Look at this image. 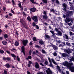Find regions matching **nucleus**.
Wrapping results in <instances>:
<instances>
[{
	"label": "nucleus",
	"mask_w": 74,
	"mask_h": 74,
	"mask_svg": "<svg viewBox=\"0 0 74 74\" xmlns=\"http://www.w3.org/2000/svg\"><path fill=\"white\" fill-rule=\"evenodd\" d=\"M73 14L72 11H68L66 13V20L68 21H70V16H71V15Z\"/></svg>",
	"instance_id": "1"
},
{
	"label": "nucleus",
	"mask_w": 74,
	"mask_h": 74,
	"mask_svg": "<svg viewBox=\"0 0 74 74\" xmlns=\"http://www.w3.org/2000/svg\"><path fill=\"white\" fill-rule=\"evenodd\" d=\"M73 63H72L71 64H69V66H68V68L71 70V72H74V67L73 66Z\"/></svg>",
	"instance_id": "2"
},
{
	"label": "nucleus",
	"mask_w": 74,
	"mask_h": 74,
	"mask_svg": "<svg viewBox=\"0 0 74 74\" xmlns=\"http://www.w3.org/2000/svg\"><path fill=\"white\" fill-rule=\"evenodd\" d=\"M21 41L22 42L23 44V45L24 46H26L27 43H28V40H25L23 39L21 40Z\"/></svg>",
	"instance_id": "3"
},
{
	"label": "nucleus",
	"mask_w": 74,
	"mask_h": 74,
	"mask_svg": "<svg viewBox=\"0 0 74 74\" xmlns=\"http://www.w3.org/2000/svg\"><path fill=\"white\" fill-rule=\"evenodd\" d=\"M64 52H66L68 54L71 53V49H70L68 48L67 49H65L64 50Z\"/></svg>",
	"instance_id": "4"
},
{
	"label": "nucleus",
	"mask_w": 74,
	"mask_h": 74,
	"mask_svg": "<svg viewBox=\"0 0 74 74\" xmlns=\"http://www.w3.org/2000/svg\"><path fill=\"white\" fill-rule=\"evenodd\" d=\"M48 59L50 63V65H49V66L51 67H52V68H53L54 67L53 66V65H52V61H51V59H50L49 57H48Z\"/></svg>",
	"instance_id": "5"
},
{
	"label": "nucleus",
	"mask_w": 74,
	"mask_h": 74,
	"mask_svg": "<svg viewBox=\"0 0 74 74\" xmlns=\"http://www.w3.org/2000/svg\"><path fill=\"white\" fill-rule=\"evenodd\" d=\"M71 64V63H69L67 62V61H65V62L63 63L64 66H67V68L69 67H68L69 66V64Z\"/></svg>",
	"instance_id": "6"
},
{
	"label": "nucleus",
	"mask_w": 74,
	"mask_h": 74,
	"mask_svg": "<svg viewBox=\"0 0 74 74\" xmlns=\"http://www.w3.org/2000/svg\"><path fill=\"white\" fill-rule=\"evenodd\" d=\"M63 6L64 7L63 10L66 12L67 11V4L65 3L62 4Z\"/></svg>",
	"instance_id": "7"
},
{
	"label": "nucleus",
	"mask_w": 74,
	"mask_h": 74,
	"mask_svg": "<svg viewBox=\"0 0 74 74\" xmlns=\"http://www.w3.org/2000/svg\"><path fill=\"white\" fill-rule=\"evenodd\" d=\"M35 67L36 69H38L40 68V65H39V64H38V63L37 62L35 63Z\"/></svg>",
	"instance_id": "8"
},
{
	"label": "nucleus",
	"mask_w": 74,
	"mask_h": 74,
	"mask_svg": "<svg viewBox=\"0 0 74 74\" xmlns=\"http://www.w3.org/2000/svg\"><path fill=\"white\" fill-rule=\"evenodd\" d=\"M3 60H7L8 61H11V58H10V57H7V58H6L5 57H4L3 58Z\"/></svg>",
	"instance_id": "9"
},
{
	"label": "nucleus",
	"mask_w": 74,
	"mask_h": 74,
	"mask_svg": "<svg viewBox=\"0 0 74 74\" xmlns=\"http://www.w3.org/2000/svg\"><path fill=\"white\" fill-rule=\"evenodd\" d=\"M53 48V49L55 51V50H57V49H58V47L57 46L53 44H52L51 46Z\"/></svg>",
	"instance_id": "10"
},
{
	"label": "nucleus",
	"mask_w": 74,
	"mask_h": 74,
	"mask_svg": "<svg viewBox=\"0 0 74 74\" xmlns=\"http://www.w3.org/2000/svg\"><path fill=\"white\" fill-rule=\"evenodd\" d=\"M56 34L58 36H62V33L60 31H58L57 33Z\"/></svg>",
	"instance_id": "11"
},
{
	"label": "nucleus",
	"mask_w": 74,
	"mask_h": 74,
	"mask_svg": "<svg viewBox=\"0 0 74 74\" xmlns=\"http://www.w3.org/2000/svg\"><path fill=\"white\" fill-rule=\"evenodd\" d=\"M63 37L64 38H66V40H69V36L67 34H64L63 36Z\"/></svg>",
	"instance_id": "12"
},
{
	"label": "nucleus",
	"mask_w": 74,
	"mask_h": 74,
	"mask_svg": "<svg viewBox=\"0 0 74 74\" xmlns=\"http://www.w3.org/2000/svg\"><path fill=\"white\" fill-rule=\"evenodd\" d=\"M62 57L66 58L67 56H69V55H68L67 54H66L65 53H62Z\"/></svg>",
	"instance_id": "13"
},
{
	"label": "nucleus",
	"mask_w": 74,
	"mask_h": 74,
	"mask_svg": "<svg viewBox=\"0 0 74 74\" xmlns=\"http://www.w3.org/2000/svg\"><path fill=\"white\" fill-rule=\"evenodd\" d=\"M30 10L32 12H34L36 11V8L34 7L33 8H32L30 9Z\"/></svg>",
	"instance_id": "14"
},
{
	"label": "nucleus",
	"mask_w": 74,
	"mask_h": 74,
	"mask_svg": "<svg viewBox=\"0 0 74 74\" xmlns=\"http://www.w3.org/2000/svg\"><path fill=\"white\" fill-rule=\"evenodd\" d=\"M4 66H5L6 68L9 69V68L10 67V65L9 63H7L5 65H4Z\"/></svg>",
	"instance_id": "15"
},
{
	"label": "nucleus",
	"mask_w": 74,
	"mask_h": 74,
	"mask_svg": "<svg viewBox=\"0 0 74 74\" xmlns=\"http://www.w3.org/2000/svg\"><path fill=\"white\" fill-rule=\"evenodd\" d=\"M46 72L47 74H52L53 73L51 71H48V70H46Z\"/></svg>",
	"instance_id": "16"
},
{
	"label": "nucleus",
	"mask_w": 74,
	"mask_h": 74,
	"mask_svg": "<svg viewBox=\"0 0 74 74\" xmlns=\"http://www.w3.org/2000/svg\"><path fill=\"white\" fill-rule=\"evenodd\" d=\"M39 42L40 44L41 45H42L43 44H44V42L42 40H40L39 41Z\"/></svg>",
	"instance_id": "17"
},
{
	"label": "nucleus",
	"mask_w": 74,
	"mask_h": 74,
	"mask_svg": "<svg viewBox=\"0 0 74 74\" xmlns=\"http://www.w3.org/2000/svg\"><path fill=\"white\" fill-rule=\"evenodd\" d=\"M43 18V19H47L48 18V16L47 15H44L42 16Z\"/></svg>",
	"instance_id": "18"
},
{
	"label": "nucleus",
	"mask_w": 74,
	"mask_h": 74,
	"mask_svg": "<svg viewBox=\"0 0 74 74\" xmlns=\"http://www.w3.org/2000/svg\"><path fill=\"white\" fill-rule=\"evenodd\" d=\"M70 20L68 21L67 20H65V22L66 23H67L68 22H70V21H71V22H73V19L70 18Z\"/></svg>",
	"instance_id": "19"
},
{
	"label": "nucleus",
	"mask_w": 74,
	"mask_h": 74,
	"mask_svg": "<svg viewBox=\"0 0 74 74\" xmlns=\"http://www.w3.org/2000/svg\"><path fill=\"white\" fill-rule=\"evenodd\" d=\"M18 2H19L18 3V5L19 7L20 8H21V7H22V5H21V3L19 1H18Z\"/></svg>",
	"instance_id": "20"
},
{
	"label": "nucleus",
	"mask_w": 74,
	"mask_h": 74,
	"mask_svg": "<svg viewBox=\"0 0 74 74\" xmlns=\"http://www.w3.org/2000/svg\"><path fill=\"white\" fill-rule=\"evenodd\" d=\"M27 19L29 21V22H31L32 21V19L30 18V17L28 16L27 17Z\"/></svg>",
	"instance_id": "21"
},
{
	"label": "nucleus",
	"mask_w": 74,
	"mask_h": 74,
	"mask_svg": "<svg viewBox=\"0 0 74 74\" xmlns=\"http://www.w3.org/2000/svg\"><path fill=\"white\" fill-rule=\"evenodd\" d=\"M3 37H4V38H7L8 37V36L7 35V34H5L3 35Z\"/></svg>",
	"instance_id": "22"
},
{
	"label": "nucleus",
	"mask_w": 74,
	"mask_h": 74,
	"mask_svg": "<svg viewBox=\"0 0 74 74\" xmlns=\"http://www.w3.org/2000/svg\"><path fill=\"white\" fill-rule=\"evenodd\" d=\"M51 60L53 63V64H57V63H56V62H55V60H54L53 59H51Z\"/></svg>",
	"instance_id": "23"
},
{
	"label": "nucleus",
	"mask_w": 74,
	"mask_h": 74,
	"mask_svg": "<svg viewBox=\"0 0 74 74\" xmlns=\"http://www.w3.org/2000/svg\"><path fill=\"white\" fill-rule=\"evenodd\" d=\"M50 12H53V13H54V14H55V10H54V9H51L50 10Z\"/></svg>",
	"instance_id": "24"
},
{
	"label": "nucleus",
	"mask_w": 74,
	"mask_h": 74,
	"mask_svg": "<svg viewBox=\"0 0 74 74\" xmlns=\"http://www.w3.org/2000/svg\"><path fill=\"white\" fill-rule=\"evenodd\" d=\"M57 68L58 71H61V69H60V66H59L58 65L57 66Z\"/></svg>",
	"instance_id": "25"
},
{
	"label": "nucleus",
	"mask_w": 74,
	"mask_h": 74,
	"mask_svg": "<svg viewBox=\"0 0 74 74\" xmlns=\"http://www.w3.org/2000/svg\"><path fill=\"white\" fill-rule=\"evenodd\" d=\"M2 44L4 45H7V42L5 41H2Z\"/></svg>",
	"instance_id": "26"
},
{
	"label": "nucleus",
	"mask_w": 74,
	"mask_h": 74,
	"mask_svg": "<svg viewBox=\"0 0 74 74\" xmlns=\"http://www.w3.org/2000/svg\"><path fill=\"white\" fill-rule=\"evenodd\" d=\"M21 51H25V46H22V47H21Z\"/></svg>",
	"instance_id": "27"
},
{
	"label": "nucleus",
	"mask_w": 74,
	"mask_h": 74,
	"mask_svg": "<svg viewBox=\"0 0 74 74\" xmlns=\"http://www.w3.org/2000/svg\"><path fill=\"white\" fill-rule=\"evenodd\" d=\"M37 18V16H33V18H32V20L33 21H34V20H35V19H36V18Z\"/></svg>",
	"instance_id": "28"
},
{
	"label": "nucleus",
	"mask_w": 74,
	"mask_h": 74,
	"mask_svg": "<svg viewBox=\"0 0 74 74\" xmlns=\"http://www.w3.org/2000/svg\"><path fill=\"white\" fill-rule=\"evenodd\" d=\"M32 40H33V41H37L36 38L35 37H33L32 38Z\"/></svg>",
	"instance_id": "29"
},
{
	"label": "nucleus",
	"mask_w": 74,
	"mask_h": 74,
	"mask_svg": "<svg viewBox=\"0 0 74 74\" xmlns=\"http://www.w3.org/2000/svg\"><path fill=\"white\" fill-rule=\"evenodd\" d=\"M42 1H43V2H44V3H45V4H47V3H48L47 0H43Z\"/></svg>",
	"instance_id": "30"
},
{
	"label": "nucleus",
	"mask_w": 74,
	"mask_h": 74,
	"mask_svg": "<svg viewBox=\"0 0 74 74\" xmlns=\"http://www.w3.org/2000/svg\"><path fill=\"white\" fill-rule=\"evenodd\" d=\"M15 45L16 46H18L19 45V43L18 42H16L15 43Z\"/></svg>",
	"instance_id": "31"
},
{
	"label": "nucleus",
	"mask_w": 74,
	"mask_h": 74,
	"mask_svg": "<svg viewBox=\"0 0 74 74\" xmlns=\"http://www.w3.org/2000/svg\"><path fill=\"white\" fill-rule=\"evenodd\" d=\"M66 45H68V46H69V47L71 46V45L70 44V43L69 42H66Z\"/></svg>",
	"instance_id": "32"
},
{
	"label": "nucleus",
	"mask_w": 74,
	"mask_h": 74,
	"mask_svg": "<svg viewBox=\"0 0 74 74\" xmlns=\"http://www.w3.org/2000/svg\"><path fill=\"white\" fill-rule=\"evenodd\" d=\"M11 56H12V57H13V58H16V56L15 55V54L11 53Z\"/></svg>",
	"instance_id": "33"
},
{
	"label": "nucleus",
	"mask_w": 74,
	"mask_h": 74,
	"mask_svg": "<svg viewBox=\"0 0 74 74\" xmlns=\"http://www.w3.org/2000/svg\"><path fill=\"white\" fill-rule=\"evenodd\" d=\"M45 64V65H48V62L47 61H45L44 62Z\"/></svg>",
	"instance_id": "34"
},
{
	"label": "nucleus",
	"mask_w": 74,
	"mask_h": 74,
	"mask_svg": "<svg viewBox=\"0 0 74 74\" xmlns=\"http://www.w3.org/2000/svg\"><path fill=\"white\" fill-rule=\"evenodd\" d=\"M53 54L54 56H57V55H58V54L56 52H55L54 53H53Z\"/></svg>",
	"instance_id": "35"
},
{
	"label": "nucleus",
	"mask_w": 74,
	"mask_h": 74,
	"mask_svg": "<svg viewBox=\"0 0 74 74\" xmlns=\"http://www.w3.org/2000/svg\"><path fill=\"white\" fill-rule=\"evenodd\" d=\"M20 21L21 23H23L24 22V21L22 19H20Z\"/></svg>",
	"instance_id": "36"
},
{
	"label": "nucleus",
	"mask_w": 74,
	"mask_h": 74,
	"mask_svg": "<svg viewBox=\"0 0 74 74\" xmlns=\"http://www.w3.org/2000/svg\"><path fill=\"white\" fill-rule=\"evenodd\" d=\"M16 59L18 61V62H20V58H19V57L18 56H17Z\"/></svg>",
	"instance_id": "37"
},
{
	"label": "nucleus",
	"mask_w": 74,
	"mask_h": 74,
	"mask_svg": "<svg viewBox=\"0 0 74 74\" xmlns=\"http://www.w3.org/2000/svg\"><path fill=\"white\" fill-rule=\"evenodd\" d=\"M69 34L71 36H74V33H73V32H69Z\"/></svg>",
	"instance_id": "38"
},
{
	"label": "nucleus",
	"mask_w": 74,
	"mask_h": 74,
	"mask_svg": "<svg viewBox=\"0 0 74 74\" xmlns=\"http://www.w3.org/2000/svg\"><path fill=\"white\" fill-rule=\"evenodd\" d=\"M45 36L47 38H50V36L48 35V34L45 35Z\"/></svg>",
	"instance_id": "39"
},
{
	"label": "nucleus",
	"mask_w": 74,
	"mask_h": 74,
	"mask_svg": "<svg viewBox=\"0 0 74 74\" xmlns=\"http://www.w3.org/2000/svg\"><path fill=\"white\" fill-rule=\"evenodd\" d=\"M0 52L1 53L3 54V53H4V51H3V50L1 49L0 50Z\"/></svg>",
	"instance_id": "40"
},
{
	"label": "nucleus",
	"mask_w": 74,
	"mask_h": 74,
	"mask_svg": "<svg viewBox=\"0 0 74 74\" xmlns=\"http://www.w3.org/2000/svg\"><path fill=\"white\" fill-rule=\"evenodd\" d=\"M56 3L57 4H60V2H59V0H56Z\"/></svg>",
	"instance_id": "41"
},
{
	"label": "nucleus",
	"mask_w": 74,
	"mask_h": 74,
	"mask_svg": "<svg viewBox=\"0 0 74 74\" xmlns=\"http://www.w3.org/2000/svg\"><path fill=\"white\" fill-rule=\"evenodd\" d=\"M23 16H27V14L25 13V12H23V14H22Z\"/></svg>",
	"instance_id": "42"
},
{
	"label": "nucleus",
	"mask_w": 74,
	"mask_h": 74,
	"mask_svg": "<svg viewBox=\"0 0 74 74\" xmlns=\"http://www.w3.org/2000/svg\"><path fill=\"white\" fill-rule=\"evenodd\" d=\"M63 18H66V21H67V16H66V15L65 14H63Z\"/></svg>",
	"instance_id": "43"
},
{
	"label": "nucleus",
	"mask_w": 74,
	"mask_h": 74,
	"mask_svg": "<svg viewBox=\"0 0 74 74\" xmlns=\"http://www.w3.org/2000/svg\"><path fill=\"white\" fill-rule=\"evenodd\" d=\"M50 32L51 33V34H53V35H55V33L54 32V31H52V30H51L50 31Z\"/></svg>",
	"instance_id": "44"
},
{
	"label": "nucleus",
	"mask_w": 74,
	"mask_h": 74,
	"mask_svg": "<svg viewBox=\"0 0 74 74\" xmlns=\"http://www.w3.org/2000/svg\"><path fill=\"white\" fill-rule=\"evenodd\" d=\"M42 53H47V52H45V51L44 49H42Z\"/></svg>",
	"instance_id": "45"
},
{
	"label": "nucleus",
	"mask_w": 74,
	"mask_h": 74,
	"mask_svg": "<svg viewBox=\"0 0 74 74\" xmlns=\"http://www.w3.org/2000/svg\"><path fill=\"white\" fill-rule=\"evenodd\" d=\"M35 47L36 48H40V46L38 45H35Z\"/></svg>",
	"instance_id": "46"
},
{
	"label": "nucleus",
	"mask_w": 74,
	"mask_h": 74,
	"mask_svg": "<svg viewBox=\"0 0 74 74\" xmlns=\"http://www.w3.org/2000/svg\"><path fill=\"white\" fill-rule=\"evenodd\" d=\"M36 23L34 22H33L32 23V26L34 27H35L36 26Z\"/></svg>",
	"instance_id": "47"
},
{
	"label": "nucleus",
	"mask_w": 74,
	"mask_h": 74,
	"mask_svg": "<svg viewBox=\"0 0 74 74\" xmlns=\"http://www.w3.org/2000/svg\"><path fill=\"white\" fill-rule=\"evenodd\" d=\"M5 18H8L7 19H10V18L8 17V15H6L5 16Z\"/></svg>",
	"instance_id": "48"
},
{
	"label": "nucleus",
	"mask_w": 74,
	"mask_h": 74,
	"mask_svg": "<svg viewBox=\"0 0 74 74\" xmlns=\"http://www.w3.org/2000/svg\"><path fill=\"white\" fill-rule=\"evenodd\" d=\"M29 54L30 55H32V50L30 49L29 50Z\"/></svg>",
	"instance_id": "49"
},
{
	"label": "nucleus",
	"mask_w": 74,
	"mask_h": 74,
	"mask_svg": "<svg viewBox=\"0 0 74 74\" xmlns=\"http://www.w3.org/2000/svg\"><path fill=\"white\" fill-rule=\"evenodd\" d=\"M34 20V22H38V18H37V17Z\"/></svg>",
	"instance_id": "50"
},
{
	"label": "nucleus",
	"mask_w": 74,
	"mask_h": 74,
	"mask_svg": "<svg viewBox=\"0 0 74 74\" xmlns=\"http://www.w3.org/2000/svg\"><path fill=\"white\" fill-rule=\"evenodd\" d=\"M6 52L8 53V54H9V55H10V54H11V52H10V51L7 50L6 51Z\"/></svg>",
	"instance_id": "51"
},
{
	"label": "nucleus",
	"mask_w": 74,
	"mask_h": 74,
	"mask_svg": "<svg viewBox=\"0 0 74 74\" xmlns=\"http://www.w3.org/2000/svg\"><path fill=\"white\" fill-rule=\"evenodd\" d=\"M55 30L56 32H59V30H58V29L57 28H55Z\"/></svg>",
	"instance_id": "52"
},
{
	"label": "nucleus",
	"mask_w": 74,
	"mask_h": 74,
	"mask_svg": "<svg viewBox=\"0 0 74 74\" xmlns=\"http://www.w3.org/2000/svg\"><path fill=\"white\" fill-rule=\"evenodd\" d=\"M11 11L13 13V14H15V12L13 11V10H12V9L11 10Z\"/></svg>",
	"instance_id": "53"
},
{
	"label": "nucleus",
	"mask_w": 74,
	"mask_h": 74,
	"mask_svg": "<svg viewBox=\"0 0 74 74\" xmlns=\"http://www.w3.org/2000/svg\"><path fill=\"white\" fill-rule=\"evenodd\" d=\"M43 14H44V15H47V12H46V11H44L43 12Z\"/></svg>",
	"instance_id": "54"
},
{
	"label": "nucleus",
	"mask_w": 74,
	"mask_h": 74,
	"mask_svg": "<svg viewBox=\"0 0 74 74\" xmlns=\"http://www.w3.org/2000/svg\"><path fill=\"white\" fill-rule=\"evenodd\" d=\"M30 1L32 3H34V0H30Z\"/></svg>",
	"instance_id": "55"
},
{
	"label": "nucleus",
	"mask_w": 74,
	"mask_h": 74,
	"mask_svg": "<svg viewBox=\"0 0 74 74\" xmlns=\"http://www.w3.org/2000/svg\"><path fill=\"white\" fill-rule=\"evenodd\" d=\"M12 2L13 3V5H15V1H14V0H12Z\"/></svg>",
	"instance_id": "56"
},
{
	"label": "nucleus",
	"mask_w": 74,
	"mask_h": 74,
	"mask_svg": "<svg viewBox=\"0 0 74 74\" xmlns=\"http://www.w3.org/2000/svg\"><path fill=\"white\" fill-rule=\"evenodd\" d=\"M29 45H33V42H30Z\"/></svg>",
	"instance_id": "57"
},
{
	"label": "nucleus",
	"mask_w": 74,
	"mask_h": 74,
	"mask_svg": "<svg viewBox=\"0 0 74 74\" xmlns=\"http://www.w3.org/2000/svg\"><path fill=\"white\" fill-rule=\"evenodd\" d=\"M36 28L37 29H39V27L37 25H36Z\"/></svg>",
	"instance_id": "58"
},
{
	"label": "nucleus",
	"mask_w": 74,
	"mask_h": 74,
	"mask_svg": "<svg viewBox=\"0 0 74 74\" xmlns=\"http://www.w3.org/2000/svg\"><path fill=\"white\" fill-rule=\"evenodd\" d=\"M21 9H20L21 11H23V7H22V6L21 7V8H20Z\"/></svg>",
	"instance_id": "59"
},
{
	"label": "nucleus",
	"mask_w": 74,
	"mask_h": 74,
	"mask_svg": "<svg viewBox=\"0 0 74 74\" xmlns=\"http://www.w3.org/2000/svg\"><path fill=\"white\" fill-rule=\"evenodd\" d=\"M37 61L39 63H41V60H40L39 59L37 60Z\"/></svg>",
	"instance_id": "60"
},
{
	"label": "nucleus",
	"mask_w": 74,
	"mask_h": 74,
	"mask_svg": "<svg viewBox=\"0 0 74 74\" xmlns=\"http://www.w3.org/2000/svg\"><path fill=\"white\" fill-rule=\"evenodd\" d=\"M4 73L5 74H7V71H6L4 70Z\"/></svg>",
	"instance_id": "61"
},
{
	"label": "nucleus",
	"mask_w": 74,
	"mask_h": 74,
	"mask_svg": "<svg viewBox=\"0 0 74 74\" xmlns=\"http://www.w3.org/2000/svg\"><path fill=\"white\" fill-rule=\"evenodd\" d=\"M37 74H44V73H42V72H40L39 73H37Z\"/></svg>",
	"instance_id": "62"
},
{
	"label": "nucleus",
	"mask_w": 74,
	"mask_h": 74,
	"mask_svg": "<svg viewBox=\"0 0 74 74\" xmlns=\"http://www.w3.org/2000/svg\"><path fill=\"white\" fill-rule=\"evenodd\" d=\"M40 65L42 66H44V65L42 64V63H40Z\"/></svg>",
	"instance_id": "63"
},
{
	"label": "nucleus",
	"mask_w": 74,
	"mask_h": 74,
	"mask_svg": "<svg viewBox=\"0 0 74 74\" xmlns=\"http://www.w3.org/2000/svg\"><path fill=\"white\" fill-rule=\"evenodd\" d=\"M27 74H31V73L29 71H27Z\"/></svg>",
	"instance_id": "64"
}]
</instances>
